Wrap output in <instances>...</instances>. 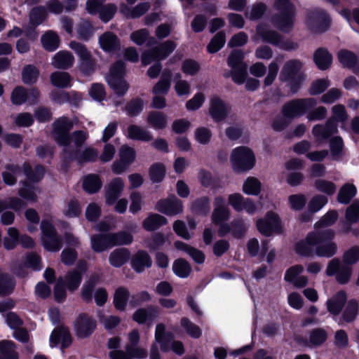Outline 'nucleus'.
I'll list each match as a JSON object with an SVG mask.
<instances>
[{
  "mask_svg": "<svg viewBox=\"0 0 359 359\" xmlns=\"http://www.w3.org/2000/svg\"><path fill=\"white\" fill-rule=\"evenodd\" d=\"M176 48V44L171 41H166L161 45L145 51L142 55V62L147 65L155 60L166 58Z\"/></svg>",
  "mask_w": 359,
  "mask_h": 359,
  "instance_id": "obj_9",
  "label": "nucleus"
},
{
  "mask_svg": "<svg viewBox=\"0 0 359 359\" xmlns=\"http://www.w3.org/2000/svg\"><path fill=\"white\" fill-rule=\"evenodd\" d=\"M112 247L116 245H129L133 241V236L127 231H119L118 233H110Z\"/></svg>",
  "mask_w": 359,
  "mask_h": 359,
  "instance_id": "obj_47",
  "label": "nucleus"
},
{
  "mask_svg": "<svg viewBox=\"0 0 359 359\" xmlns=\"http://www.w3.org/2000/svg\"><path fill=\"white\" fill-rule=\"evenodd\" d=\"M330 240L323 241L321 244L316 245L315 255L318 257H332L337 251V245L335 243L329 241Z\"/></svg>",
  "mask_w": 359,
  "mask_h": 359,
  "instance_id": "obj_32",
  "label": "nucleus"
},
{
  "mask_svg": "<svg viewBox=\"0 0 359 359\" xmlns=\"http://www.w3.org/2000/svg\"><path fill=\"white\" fill-rule=\"evenodd\" d=\"M175 246L177 249L186 252L190 257H191V258L196 262H197L198 264H201L204 262L205 255L201 251H200L194 248H192V247L188 245L187 244H186L183 242H180V241L175 242Z\"/></svg>",
  "mask_w": 359,
  "mask_h": 359,
  "instance_id": "obj_40",
  "label": "nucleus"
},
{
  "mask_svg": "<svg viewBox=\"0 0 359 359\" xmlns=\"http://www.w3.org/2000/svg\"><path fill=\"white\" fill-rule=\"evenodd\" d=\"M182 201L175 196L160 200L156 205V210L168 215H175L182 212Z\"/></svg>",
  "mask_w": 359,
  "mask_h": 359,
  "instance_id": "obj_15",
  "label": "nucleus"
},
{
  "mask_svg": "<svg viewBox=\"0 0 359 359\" xmlns=\"http://www.w3.org/2000/svg\"><path fill=\"white\" fill-rule=\"evenodd\" d=\"M226 36L224 32H218L210 41L207 48L210 53H214L220 50L224 45Z\"/></svg>",
  "mask_w": 359,
  "mask_h": 359,
  "instance_id": "obj_57",
  "label": "nucleus"
},
{
  "mask_svg": "<svg viewBox=\"0 0 359 359\" xmlns=\"http://www.w3.org/2000/svg\"><path fill=\"white\" fill-rule=\"evenodd\" d=\"M193 211L199 215H206L210 210V201L207 197H202L192 203Z\"/></svg>",
  "mask_w": 359,
  "mask_h": 359,
  "instance_id": "obj_62",
  "label": "nucleus"
},
{
  "mask_svg": "<svg viewBox=\"0 0 359 359\" xmlns=\"http://www.w3.org/2000/svg\"><path fill=\"white\" fill-rule=\"evenodd\" d=\"M273 8L278 14L297 13L296 7L291 0H275Z\"/></svg>",
  "mask_w": 359,
  "mask_h": 359,
  "instance_id": "obj_55",
  "label": "nucleus"
},
{
  "mask_svg": "<svg viewBox=\"0 0 359 359\" xmlns=\"http://www.w3.org/2000/svg\"><path fill=\"white\" fill-rule=\"evenodd\" d=\"M302 69V62L299 60L294 59L287 61L280 71L279 79L283 82H287L293 93L298 90L305 79Z\"/></svg>",
  "mask_w": 359,
  "mask_h": 359,
  "instance_id": "obj_2",
  "label": "nucleus"
},
{
  "mask_svg": "<svg viewBox=\"0 0 359 359\" xmlns=\"http://www.w3.org/2000/svg\"><path fill=\"white\" fill-rule=\"evenodd\" d=\"M356 187L352 184H345L339 191L337 201L342 204H348L356 194Z\"/></svg>",
  "mask_w": 359,
  "mask_h": 359,
  "instance_id": "obj_37",
  "label": "nucleus"
},
{
  "mask_svg": "<svg viewBox=\"0 0 359 359\" xmlns=\"http://www.w3.org/2000/svg\"><path fill=\"white\" fill-rule=\"evenodd\" d=\"M359 219V202L355 201L346 210V222L343 224L341 231L346 233L351 230V225Z\"/></svg>",
  "mask_w": 359,
  "mask_h": 359,
  "instance_id": "obj_26",
  "label": "nucleus"
},
{
  "mask_svg": "<svg viewBox=\"0 0 359 359\" xmlns=\"http://www.w3.org/2000/svg\"><path fill=\"white\" fill-rule=\"evenodd\" d=\"M86 264L80 262L76 269L68 271L64 277H62L64 284L69 291L73 292L78 289L81 283L82 276L86 271Z\"/></svg>",
  "mask_w": 359,
  "mask_h": 359,
  "instance_id": "obj_13",
  "label": "nucleus"
},
{
  "mask_svg": "<svg viewBox=\"0 0 359 359\" xmlns=\"http://www.w3.org/2000/svg\"><path fill=\"white\" fill-rule=\"evenodd\" d=\"M41 241L45 249L50 252L59 251L62 246V241L53 224L46 220H43L41 223Z\"/></svg>",
  "mask_w": 359,
  "mask_h": 359,
  "instance_id": "obj_7",
  "label": "nucleus"
},
{
  "mask_svg": "<svg viewBox=\"0 0 359 359\" xmlns=\"http://www.w3.org/2000/svg\"><path fill=\"white\" fill-rule=\"evenodd\" d=\"M69 47L79 57L80 71L85 75L93 74L96 68V62L86 46L76 41H72Z\"/></svg>",
  "mask_w": 359,
  "mask_h": 359,
  "instance_id": "obj_6",
  "label": "nucleus"
},
{
  "mask_svg": "<svg viewBox=\"0 0 359 359\" xmlns=\"http://www.w3.org/2000/svg\"><path fill=\"white\" fill-rule=\"evenodd\" d=\"M208 112L214 121L219 122L230 115L231 107L229 104L219 97L213 95L209 100Z\"/></svg>",
  "mask_w": 359,
  "mask_h": 359,
  "instance_id": "obj_11",
  "label": "nucleus"
},
{
  "mask_svg": "<svg viewBox=\"0 0 359 359\" xmlns=\"http://www.w3.org/2000/svg\"><path fill=\"white\" fill-rule=\"evenodd\" d=\"M51 83L60 88H65L71 86L72 78L68 72L57 71L50 76Z\"/></svg>",
  "mask_w": 359,
  "mask_h": 359,
  "instance_id": "obj_30",
  "label": "nucleus"
},
{
  "mask_svg": "<svg viewBox=\"0 0 359 359\" xmlns=\"http://www.w3.org/2000/svg\"><path fill=\"white\" fill-rule=\"evenodd\" d=\"M247 66H239L238 67L232 68L230 73L224 74L225 77L231 76L233 81L237 84H242L244 83L247 76Z\"/></svg>",
  "mask_w": 359,
  "mask_h": 359,
  "instance_id": "obj_54",
  "label": "nucleus"
},
{
  "mask_svg": "<svg viewBox=\"0 0 359 359\" xmlns=\"http://www.w3.org/2000/svg\"><path fill=\"white\" fill-rule=\"evenodd\" d=\"M129 291L124 287H118L114 293V304L117 310L123 311L129 298Z\"/></svg>",
  "mask_w": 359,
  "mask_h": 359,
  "instance_id": "obj_41",
  "label": "nucleus"
},
{
  "mask_svg": "<svg viewBox=\"0 0 359 359\" xmlns=\"http://www.w3.org/2000/svg\"><path fill=\"white\" fill-rule=\"evenodd\" d=\"M50 342L52 346L62 343V348L68 347L72 343V339L68 330L65 327L55 329L50 337Z\"/></svg>",
  "mask_w": 359,
  "mask_h": 359,
  "instance_id": "obj_25",
  "label": "nucleus"
},
{
  "mask_svg": "<svg viewBox=\"0 0 359 359\" xmlns=\"http://www.w3.org/2000/svg\"><path fill=\"white\" fill-rule=\"evenodd\" d=\"M230 216V210L225 204V199L222 196H217L214 201V210L212 214V221L215 224L228 220Z\"/></svg>",
  "mask_w": 359,
  "mask_h": 359,
  "instance_id": "obj_18",
  "label": "nucleus"
},
{
  "mask_svg": "<svg viewBox=\"0 0 359 359\" xmlns=\"http://www.w3.org/2000/svg\"><path fill=\"white\" fill-rule=\"evenodd\" d=\"M279 219L274 212H268L266 219L257 220V226L259 231L265 236H270L272 232L278 228Z\"/></svg>",
  "mask_w": 359,
  "mask_h": 359,
  "instance_id": "obj_19",
  "label": "nucleus"
},
{
  "mask_svg": "<svg viewBox=\"0 0 359 359\" xmlns=\"http://www.w3.org/2000/svg\"><path fill=\"white\" fill-rule=\"evenodd\" d=\"M23 172L27 180L33 182L40 181L44 175V169L41 165H36L33 170L30 165L25 163L23 165Z\"/></svg>",
  "mask_w": 359,
  "mask_h": 359,
  "instance_id": "obj_43",
  "label": "nucleus"
},
{
  "mask_svg": "<svg viewBox=\"0 0 359 359\" xmlns=\"http://www.w3.org/2000/svg\"><path fill=\"white\" fill-rule=\"evenodd\" d=\"M167 220L158 214H150L142 222L144 229L151 231L158 229L162 225L166 224Z\"/></svg>",
  "mask_w": 359,
  "mask_h": 359,
  "instance_id": "obj_35",
  "label": "nucleus"
},
{
  "mask_svg": "<svg viewBox=\"0 0 359 359\" xmlns=\"http://www.w3.org/2000/svg\"><path fill=\"white\" fill-rule=\"evenodd\" d=\"M124 188L123 180L119 177L114 178L109 184L105 195L106 203L113 205L121 196Z\"/></svg>",
  "mask_w": 359,
  "mask_h": 359,
  "instance_id": "obj_21",
  "label": "nucleus"
},
{
  "mask_svg": "<svg viewBox=\"0 0 359 359\" xmlns=\"http://www.w3.org/2000/svg\"><path fill=\"white\" fill-rule=\"evenodd\" d=\"M91 248L97 252H101L111 248L110 233L95 234L90 238Z\"/></svg>",
  "mask_w": 359,
  "mask_h": 359,
  "instance_id": "obj_23",
  "label": "nucleus"
},
{
  "mask_svg": "<svg viewBox=\"0 0 359 359\" xmlns=\"http://www.w3.org/2000/svg\"><path fill=\"white\" fill-rule=\"evenodd\" d=\"M23 184L24 187L19 189L18 194L28 201L36 202L37 201V194L40 193L39 189L29 185L26 182Z\"/></svg>",
  "mask_w": 359,
  "mask_h": 359,
  "instance_id": "obj_50",
  "label": "nucleus"
},
{
  "mask_svg": "<svg viewBox=\"0 0 359 359\" xmlns=\"http://www.w3.org/2000/svg\"><path fill=\"white\" fill-rule=\"evenodd\" d=\"M248 229V225L242 219H236L231 222V234L236 238H241Z\"/></svg>",
  "mask_w": 359,
  "mask_h": 359,
  "instance_id": "obj_61",
  "label": "nucleus"
},
{
  "mask_svg": "<svg viewBox=\"0 0 359 359\" xmlns=\"http://www.w3.org/2000/svg\"><path fill=\"white\" fill-rule=\"evenodd\" d=\"M170 72H169L167 77L163 76L154 86L152 93L154 95H166L170 88Z\"/></svg>",
  "mask_w": 359,
  "mask_h": 359,
  "instance_id": "obj_56",
  "label": "nucleus"
},
{
  "mask_svg": "<svg viewBox=\"0 0 359 359\" xmlns=\"http://www.w3.org/2000/svg\"><path fill=\"white\" fill-rule=\"evenodd\" d=\"M125 64L123 61L114 63L110 69L107 81L114 91L120 96L124 95L129 88L127 81L123 79Z\"/></svg>",
  "mask_w": 359,
  "mask_h": 359,
  "instance_id": "obj_4",
  "label": "nucleus"
},
{
  "mask_svg": "<svg viewBox=\"0 0 359 359\" xmlns=\"http://www.w3.org/2000/svg\"><path fill=\"white\" fill-rule=\"evenodd\" d=\"M327 337V332L322 328L313 330L309 336V342L313 346H320L324 343Z\"/></svg>",
  "mask_w": 359,
  "mask_h": 359,
  "instance_id": "obj_63",
  "label": "nucleus"
},
{
  "mask_svg": "<svg viewBox=\"0 0 359 359\" xmlns=\"http://www.w3.org/2000/svg\"><path fill=\"white\" fill-rule=\"evenodd\" d=\"M22 169L18 165H8L6 170L2 173L4 182L8 185H13L16 183V176L20 175Z\"/></svg>",
  "mask_w": 359,
  "mask_h": 359,
  "instance_id": "obj_46",
  "label": "nucleus"
},
{
  "mask_svg": "<svg viewBox=\"0 0 359 359\" xmlns=\"http://www.w3.org/2000/svg\"><path fill=\"white\" fill-rule=\"evenodd\" d=\"M165 175V166L161 163H155L149 168L150 180L154 183L161 182Z\"/></svg>",
  "mask_w": 359,
  "mask_h": 359,
  "instance_id": "obj_59",
  "label": "nucleus"
},
{
  "mask_svg": "<svg viewBox=\"0 0 359 359\" xmlns=\"http://www.w3.org/2000/svg\"><path fill=\"white\" fill-rule=\"evenodd\" d=\"M129 255L130 254L127 249H116L110 254L109 263L113 266L120 267L128 261Z\"/></svg>",
  "mask_w": 359,
  "mask_h": 359,
  "instance_id": "obj_36",
  "label": "nucleus"
},
{
  "mask_svg": "<svg viewBox=\"0 0 359 359\" xmlns=\"http://www.w3.org/2000/svg\"><path fill=\"white\" fill-rule=\"evenodd\" d=\"M128 137L141 141H150L152 140V135L148 130L137 125H131L128 128Z\"/></svg>",
  "mask_w": 359,
  "mask_h": 359,
  "instance_id": "obj_31",
  "label": "nucleus"
},
{
  "mask_svg": "<svg viewBox=\"0 0 359 359\" xmlns=\"http://www.w3.org/2000/svg\"><path fill=\"white\" fill-rule=\"evenodd\" d=\"M96 327L95 321L86 313L80 314L75 321V330L76 334L81 338L90 336Z\"/></svg>",
  "mask_w": 359,
  "mask_h": 359,
  "instance_id": "obj_14",
  "label": "nucleus"
},
{
  "mask_svg": "<svg viewBox=\"0 0 359 359\" xmlns=\"http://www.w3.org/2000/svg\"><path fill=\"white\" fill-rule=\"evenodd\" d=\"M358 313V304L354 299H351L345 307L341 320L345 323L353 321Z\"/></svg>",
  "mask_w": 359,
  "mask_h": 359,
  "instance_id": "obj_45",
  "label": "nucleus"
},
{
  "mask_svg": "<svg viewBox=\"0 0 359 359\" xmlns=\"http://www.w3.org/2000/svg\"><path fill=\"white\" fill-rule=\"evenodd\" d=\"M181 326L190 337L197 339L202 334L201 328L187 318L181 319Z\"/></svg>",
  "mask_w": 359,
  "mask_h": 359,
  "instance_id": "obj_52",
  "label": "nucleus"
},
{
  "mask_svg": "<svg viewBox=\"0 0 359 359\" xmlns=\"http://www.w3.org/2000/svg\"><path fill=\"white\" fill-rule=\"evenodd\" d=\"M338 59L345 67H354L357 57L352 52L347 50H341L338 53Z\"/></svg>",
  "mask_w": 359,
  "mask_h": 359,
  "instance_id": "obj_60",
  "label": "nucleus"
},
{
  "mask_svg": "<svg viewBox=\"0 0 359 359\" xmlns=\"http://www.w3.org/2000/svg\"><path fill=\"white\" fill-rule=\"evenodd\" d=\"M316 105L317 100L314 98L294 99L283 106L282 114L285 117L293 119L303 116Z\"/></svg>",
  "mask_w": 359,
  "mask_h": 359,
  "instance_id": "obj_3",
  "label": "nucleus"
},
{
  "mask_svg": "<svg viewBox=\"0 0 359 359\" xmlns=\"http://www.w3.org/2000/svg\"><path fill=\"white\" fill-rule=\"evenodd\" d=\"M100 277L98 275H93L89 279L83 284L81 289V297L86 302H90L92 301V293L96 285L99 282Z\"/></svg>",
  "mask_w": 359,
  "mask_h": 359,
  "instance_id": "obj_38",
  "label": "nucleus"
},
{
  "mask_svg": "<svg viewBox=\"0 0 359 359\" xmlns=\"http://www.w3.org/2000/svg\"><path fill=\"white\" fill-rule=\"evenodd\" d=\"M99 43L101 48L105 51L114 50L119 46L116 36L109 32H107L100 36Z\"/></svg>",
  "mask_w": 359,
  "mask_h": 359,
  "instance_id": "obj_33",
  "label": "nucleus"
},
{
  "mask_svg": "<svg viewBox=\"0 0 359 359\" xmlns=\"http://www.w3.org/2000/svg\"><path fill=\"white\" fill-rule=\"evenodd\" d=\"M255 158H231L233 170L240 173L252 169L255 163Z\"/></svg>",
  "mask_w": 359,
  "mask_h": 359,
  "instance_id": "obj_44",
  "label": "nucleus"
},
{
  "mask_svg": "<svg viewBox=\"0 0 359 359\" xmlns=\"http://www.w3.org/2000/svg\"><path fill=\"white\" fill-rule=\"evenodd\" d=\"M83 187L86 192L93 194L100 189L102 182L98 175L95 174L88 175L83 180Z\"/></svg>",
  "mask_w": 359,
  "mask_h": 359,
  "instance_id": "obj_42",
  "label": "nucleus"
},
{
  "mask_svg": "<svg viewBox=\"0 0 359 359\" xmlns=\"http://www.w3.org/2000/svg\"><path fill=\"white\" fill-rule=\"evenodd\" d=\"M15 345L11 341H0V359H18Z\"/></svg>",
  "mask_w": 359,
  "mask_h": 359,
  "instance_id": "obj_39",
  "label": "nucleus"
},
{
  "mask_svg": "<svg viewBox=\"0 0 359 359\" xmlns=\"http://www.w3.org/2000/svg\"><path fill=\"white\" fill-rule=\"evenodd\" d=\"M128 344L125 349L131 351L135 359H144L148 355L147 350L145 348L138 346L140 340V335L137 330H133L128 334Z\"/></svg>",
  "mask_w": 359,
  "mask_h": 359,
  "instance_id": "obj_16",
  "label": "nucleus"
},
{
  "mask_svg": "<svg viewBox=\"0 0 359 359\" xmlns=\"http://www.w3.org/2000/svg\"><path fill=\"white\" fill-rule=\"evenodd\" d=\"M305 23L311 32L322 33L329 28L330 20L323 11L314 9L307 13Z\"/></svg>",
  "mask_w": 359,
  "mask_h": 359,
  "instance_id": "obj_8",
  "label": "nucleus"
},
{
  "mask_svg": "<svg viewBox=\"0 0 359 359\" xmlns=\"http://www.w3.org/2000/svg\"><path fill=\"white\" fill-rule=\"evenodd\" d=\"M346 298V294L344 291L337 292L327 302L328 311L334 316L338 315L344 306Z\"/></svg>",
  "mask_w": 359,
  "mask_h": 359,
  "instance_id": "obj_27",
  "label": "nucleus"
},
{
  "mask_svg": "<svg viewBox=\"0 0 359 359\" xmlns=\"http://www.w3.org/2000/svg\"><path fill=\"white\" fill-rule=\"evenodd\" d=\"M267 9V6L262 2L253 4L250 11L246 12L245 15L250 20H257L261 18Z\"/></svg>",
  "mask_w": 359,
  "mask_h": 359,
  "instance_id": "obj_58",
  "label": "nucleus"
},
{
  "mask_svg": "<svg viewBox=\"0 0 359 359\" xmlns=\"http://www.w3.org/2000/svg\"><path fill=\"white\" fill-rule=\"evenodd\" d=\"M313 60L316 65L320 70H325L331 66L332 56L327 50L320 48L314 53Z\"/></svg>",
  "mask_w": 359,
  "mask_h": 359,
  "instance_id": "obj_28",
  "label": "nucleus"
},
{
  "mask_svg": "<svg viewBox=\"0 0 359 359\" xmlns=\"http://www.w3.org/2000/svg\"><path fill=\"white\" fill-rule=\"evenodd\" d=\"M15 287L13 278L6 273L0 274V295L10 294Z\"/></svg>",
  "mask_w": 359,
  "mask_h": 359,
  "instance_id": "obj_53",
  "label": "nucleus"
},
{
  "mask_svg": "<svg viewBox=\"0 0 359 359\" xmlns=\"http://www.w3.org/2000/svg\"><path fill=\"white\" fill-rule=\"evenodd\" d=\"M296 13L276 14L272 16L274 27L283 33H290L294 28Z\"/></svg>",
  "mask_w": 359,
  "mask_h": 359,
  "instance_id": "obj_17",
  "label": "nucleus"
},
{
  "mask_svg": "<svg viewBox=\"0 0 359 359\" xmlns=\"http://www.w3.org/2000/svg\"><path fill=\"white\" fill-rule=\"evenodd\" d=\"M351 273V266L344 263L341 264L339 259L337 258L331 259L326 269V274L329 276L336 274V279L341 284L348 283Z\"/></svg>",
  "mask_w": 359,
  "mask_h": 359,
  "instance_id": "obj_12",
  "label": "nucleus"
},
{
  "mask_svg": "<svg viewBox=\"0 0 359 359\" xmlns=\"http://www.w3.org/2000/svg\"><path fill=\"white\" fill-rule=\"evenodd\" d=\"M262 184L255 177H249L244 182L243 191L248 195H258L261 191Z\"/></svg>",
  "mask_w": 359,
  "mask_h": 359,
  "instance_id": "obj_49",
  "label": "nucleus"
},
{
  "mask_svg": "<svg viewBox=\"0 0 359 359\" xmlns=\"http://www.w3.org/2000/svg\"><path fill=\"white\" fill-rule=\"evenodd\" d=\"M147 122L154 130H163L168 126V118L162 112L152 111L149 113Z\"/></svg>",
  "mask_w": 359,
  "mask_h": 359,
  "instance_id": "obj_29",
  "label": "nucleus"
},
{
  "mask_svg": "<svg viewBox=\"0 0 359 359\" xmlns=\"http://www.w3.org/2000/svg\"><path fill=\"white\" fill-rule=\"evenodd\" d=\"M256 32L264 41L277 46L282 49L289 50L296 49L297 47V43L285 40L280 34L271 29L266 24H259Z\"/></svg>",
  "mask_w": 359,
  "mask_h": 359,
  "instance_id": "obj_5",
  "label": "nucleus"
},
{
  "mask_svg": "<svg viewBox=\"0 0 359 359\" xmlns=\"http://www.w3.org/2000/svg\"><path fill=\"white\" fill-rule=\"evenodd\" d=\"M43 47L48 51L56 50L60 43L58 35L53 31H48L41 36Z\"/></svg>",
  "mask_w": 359,
  "mask_h": 359,
  "instance_id": "obj_34",
  "label": "nucleus"
},
{
  "mask_svg": "<svg viewBox=\"0 0 359 359\" xmlns=\"http://www.w3.org/2000/svg\"><path fill=\"white\" fill-rule=\"evenodd\" d=\"M152 260L149 255L144 250L137 251L132 258L131 266L137 273H141L146 268L151 266Z\"/></svg>",
  "mask_w": 359,
  "mask_h": 359,
  "instance_id": "obj_22",
  "label": "nucleus"
},
{
  "mask_svg": "<svg viewBox=\"0 0 359 359\" xmlns=\"http://www.w3.org/2000/svg\"><path fill=\"white\" fill-rule=\"evenodd\" d=\"M39 76V69L32 65H28L22 69V81L25 84H32L36 83Z\"/></svg>",
  "mask_w": 359,
  "mask_h": 359,
  "instance_id": "obj_48",
  "label": "nucleus"
},
{
  "mask_svg": "<svg viewBox=\"0 0 359 359\" xmlns=\"http://www.w3.org/2000/svg\"><path fill=\"white\" fill-rule=\"evenodd\" d=\"M53 135L57 142L64 147L71 145L69 130L73 126L72 120L61 117L53 123Z\"/></svg>",
  "mask_w": 359,
  "mask_h": 359,
  "instance_id": "obj_10",
  "label": "nucleus"
},
{
  "mask_svg": "<svg viewBox=\"0 0 359 359\" xmlns=\"http://www.w3.org/2000/svg\"><path fill=\"white\" fill-rule=\"evenodd\" d=\"M172 270L175 275L180 278H187L191 273V269L189 263L182 259H177L172 266Z\"/></svg>",
  "mask_w": 359,
  "mask_h": 359,
  "instance_id": "obj_51",
  "label": "nucleus"
},
{
  "mask_svg": "<svg viewBox=\"0 0 359 359\" xmlns=\"http://www.w3.org/2000/svg\"><path fill=\"white\" fill-rule=\"evenodd\" d=\"M337 132V125L334 120L329 119L325 124H317L312 129L313 135L318 140H325Z\"/></svg>",
  "mask_w": 359,
  "mask_h": 359,
  "instance_id": "obj_20",
  "label": "nucleus"
},
{
  "mask_svg": "<svg viewBox=\"0 0 359 359\" xmlns=\"http://www.w3.org/2000/svg\"><path fill=\"white\" fill-rule=\"evenodd\" d=\"M74 63V57L69 51H59L52 59L51 65L57 69H67Z\"/></svg>",
  "mask_w": 359,
  "mask_h": 359,
  "instance_id": "obj_24",
  "label": "nucleus"
},
{
  "mask_svg": "<svg viewBox=\"0 0 359 359\" xmlns=\"http://www.w3.org/2000/svg\"><path fill=\"white\" fill-rule=\"evenodd\" d=\"M334 236V232L332 229L310 232L304 240L296 244V252L302 256L312 257L315 255L316 245L321 244L323 241L332 239Z\"/></svg>",
  "mask_w": 359,
  "mask_h": 359,
  "instance_id": "obj_1",
  "label": "nucleus"
},
{
  "mask_svg": "<svg viewBox=\"0 0 359 359\" xmlns=\"http://www.w3.org/2000/svg\"><path fill=\"white\" fill-rule=\"evenodd\" d=\"M27 91L22 86L16 87L12 92L11 100L13 104L21 105L27 101Z\"/></svg>",
  "mask_w": 359,
  "mask_h": 359,
  "instance_id": "obj_64",
  "label": "nucleus"
}]
</instances>
